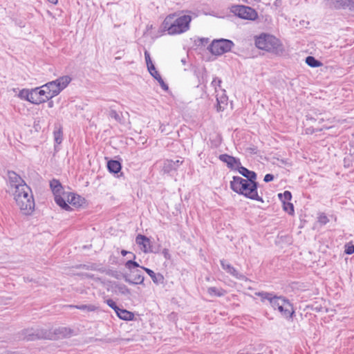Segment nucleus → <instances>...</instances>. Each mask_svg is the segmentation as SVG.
Here are the masks:
<instances>
[{
  "label": "nucleus",
  "mask_w": 354,
  "mask_h": 354,
  "mask_svg": "<svg viewBox=\"0 0 354 354\" xmlns=\"http://www.w3.org/2000/svg\"><path fill=\"white\" fill-rule=\"evenodd\" d=\"M151 76L159 83L163 91H168L169 90L168 84L165 82L158 71L151 75Z\"/></svg>",
  "instance_id": "obj_31"
},
{
  "label": "nucleus",
  "mask_w": 354,
  "mask_h": 354,
  "mask_svg": "<svg viewBox=\"0 0 354 354\" xmlns=\"http://www.w3.org/2000/svg\"><path fill=\"white\" fill-rule=\"evenodd\" d=\"M222 83V80L218 77H214L213 81L212 82V85L216 88V86H221V84Z\"/></svg>",
  "instance_id": "obj_47"
},
{
  "label": "nucleus",
  "mask_w": 354,
  "mask_h": 354,
  "mask_svg": "<svg viewBox=\"0 0 354 354\" xmlns=\"http://www.w3.org/2000/svg\"><path fill=\"white\" fill-rule=\"evenodd\" d=\"M145 57L147 65H149V64L150 63H153L150 56V53L147 50H145Z\"/></svg>",
  "instance_id": "obj_48"
},
{
  "label": "nucleus",
  "mask_w": 354,
  "mask_h": 354,
  "mask_svg": "<svg viewBox=\"0 0 354 354\" xmlns=\"http://www.w3.org/2000/svg\"><path fill=\"white\" fill-rule=\"evenodd\" d=\"M226 292L227 291L222 288H218L213 286L207 288V293L212 297H223Z\"/></svg>",
  "instance_id": "obj_26"
},
{
  "label": "nucleus",
  "mask_w": 354,
  "mask_h": 354,
  "mask_svg": "<svg viewBox=\"0 0 354 354\" xmlns=\"http://www.w3.org/2000/svg\"><path fill=\"white\" fill-rule=\"evenodd\" d=\"M124 273H121L118 272V270H113L111 269H108L106 271V274L111 277H113L117 279H120L121 278L123 279V274Z\"/></svg>",
  "instance_id": "obj_39"
},
{
  "label": "nucleus",
  "mask_w": 354,
  "mask_h": 354,
  "mask_svg": "<svg viewBox=\"0 0 354 354\" xmlns=\"http://www.w3.org/2000/svg\"><path fill=\"white\" fill-rule=\"evenodd\" d=\"M277 196L281 203L290 201L292 198L291 192L288 190H286L283 193H279Z\"/></svg>",
  "instance_id": "obj_34"
},
{
  "label": "nucleus",
  "mask_w": 354,
  "mask_h": 354,
  "mask_svg": "<svg viewBox=\"0 0 354 354\" xmlns=\"http://www.w3.org/2000/svg\"><path fill=\"white\" fill-rule=\"evenodd\" d=\"M257 296L260 297L261 301H268L274 310H277L281 316L288 321H292L295 317V310L291 301L283 295L278 296L274 292H258Z\"/></svg>",
  "instance_id": "obj_2"
},
{
  "label": "nucleus",
  "mask_w": 354,
  "mask_h": 354,
  "mask_svg": "<svg viewBox=\"0 0 354 354\" xmlns=\"http://www.w3.org/2000/svg\"><path fill=\"white\" fill-rule=\"evenodd\" d=\"M30 91L32 93L31 97L38 98V100H45V97H39V93H37V92L32 91V88L30 89Z\"/></svg>",
  "instance_id": "obj_51"
},
{
  "label": "nucleus",
  "mask_w": 354,
  "mask_h": 354,
  "mask_svg": "<svg viewBox=\"0 0 354 354\" xmlns=\"http://www.w3.org/2000/svg\"><path fill=\"white\" fill-rule=\"evenodd\" d=\"M136 243L144 253H149L151 250V241L147 236L138 234L136 237Z\"/></svg>",
  "instance_id": "obj_18"
},
{
  "label": "nucleus",
  "mask_w": 354,
  "mask_h": 354,
  "mask_svg": "<svg viewBox=\"0 0 354 354\" xmlns=\"http://www.w3.org/2000/svg\"><path fill=\"white\" fill-rule=\"evenodd\" d=\"M218 159L226 164L228 169L232 171H238L241 165V160L239 158L231 156L227 153L219 155Z\"/></svg>",
  "instance_id": "obj_12"
},
{
  "label": "nucleus",
  "mask_w": 354,
  "mask_h": 354,
  "mask_svg": "<svg viewBox=\"0 0 354 354\" xmlns=\"http://www.w3.org/2000/svg\"><path fill=\"white\" fill-rule=\"evenodd\" d=\"M274 176L272 174H267L265 175V176L263 178V181L265 183H270V182H272V180H274Z\"/></svg>",
  "instance_id": "obj_46"
},
{
  "label": "nucleus",
  "mask_w": 354,
  "mask_h": 354,
  "mask_svg": "<svg viewBox=\"0 0 354 354\" xmlns=\"http://www.w3.org/2000/svg\"><path fill=\"white\" fill-rule=\"evenodd\" d=\"M31 91L30 89L28 88H23L21 89L19 94L18 97L24 100L30 102L32 104H40L44 103V100H38V98L31 97Z\"/></svg>",
  "instance_id": "obj_20"
},
{
  "label": "nucleus",
  "mask_w": 354,
  "mask_h": 354,
  "mask_svg": "<svg viewBox=\"0 0 354 354\" xmlns=\"http://www.w3.org/2000/svg\"><path fill=\"white\" fill-rule=\"evenodd\" d=\"M96 270V271H98V272H102V273H106V271H107L108 270H106V269L105 268H104V267L99 268V267L97 266V270Z\"/></svg>",
  "instance_id": "obj_55"
},
{
  "label": "nucleus",
  "mask_w": 354,
  "mask_h": 354,
  "mask_svg": "<svg viewBox=\"0 0 354 354\" xmlns=\"http://www.w3.org/2000/svg\"><path fill=\"white\" fill-rule=\"evenodd\" d=\"M65 199L69 205H71L76 208H84L88 206L85 198L74 192H68Z\"/></svg>",
  "instance_id": "obj_11"
},
{
  "label": "nucleus",
  "mask_w": 354,
  "mask_h": 354,
  "mask_svg": "<svg viewBox=\"0 0 354 354\" xmlns=\"http://www.w3.org/2000/svg\"><path fill=\"white\" fill-rule=\"evenodd\" d=\"M344 167H349V163H348V161H347L346 158H344Z\"/></svg>",
  "instance_id": "obj_60"
},
{
  "label": "nucleus",
  "mask_w": 354,
  "mask_h": 354,
  "mask_svg": "<svg viewBox=\"0 0 354 354\" xmlns=\"http://www.w3.org/2000/svg\"><path fill=\"white\" fill-rule=\"evenodd\" d=\"M54 141L57 145H60L63 140V131L61 125L53 131Z\"/></svg>",
  "instance_id": "obj_30"
},
{
  "label": "nucleus",
  "mask_w": 354,
  "mask_h": 354,
  "mask_svg": "<svg viewBox=\"0 0 354 354\" xmlns=\"http://www.w3.org/2000/svg\"><path fill=\"white\" fill-rule=\"evenodd\" d=\"M131 274L132 279L130 277L131 274L128 273L123 274V279L125 282L131 285L143 284L145 277L140 270L131 271Z\"/></svg>",
  "instance_id": "obj_16"
},
{
  "label": "nucleus",
  "mask_w": 354,
  "mask_h": 354,
  "mask_svg": "<svg viewBox=\"0 0 354 354\" xmlns=\"http://www.w3.org/2000/svg\"><path fill=\"white\" fill-rule=\"evenodd\" d=\"M344 253L346 254H354V244L352 242L346 243L344 245Z\"/></svg>",
  "instance_id": "obj_40"
},
{
  "label": "nucleus",
  "mask_w": 354,
  "mask_h": 354,
  "mask_svg": "<svg viewBox=\"0 0 354 354\" xmlns=\"http://www.w3.org/2000/svg\"><path fill=\"white\" fill-rule=\"evenodd\" d=\"M118 160L110 159L107 160L106 167L109 173L119 178L123 175L122 170V159L119 157Z\"/></svg>",
  "instance_id": "obj_15"
},
{
  "label": "nucleus",
  "mask_w": 354,
  "mask_h": 354,
  "mask_svg": "<svg viewBox=\"0 0 354 354\" xmlns=\"http://www.w3.org/2000/svg\"><path fill=\"white\" fill-rule=\"evenodd\" d=\"M344 167H349V163H348V161H347L346 158H344Z\"/></svg>",
  "instance_id": "obj_61"
},
{
  "label": "nucleus",
  "mask_w": 354,
  "mask_h": 354,
  "mask_svg": "<svg viewBox=\"0 0 354 354\" xmlns=\"http://www.w3.org/2000/svg\"><path fill=\"white\" fill-rule=\"evenodd\" d=\"M109 116L111 118H114L118 122L121 121L120 116L119 115V114L118 113V112L115 110H113V109L111 110L109 112Z\"/></svg>",
  "instance_id": "obj_43"
},
{
  "label": "nucleus",
  "mask_w": 354,
  "mask_h": 354,
  "mask_svg": "<svg viewBox=\"0 0 354 354\" xmlns=\"http://www.w3.org/2000/svg\"><path fill=\"white\" fill-rule=\"evenodd\" d=\"M113 284L116 288H118L120 293L123 295H128L131 294L130 289L124 284L118 283L115 281L113 282Z\"/></svg>",
  "instance_id": "obj_33"
},
{
  "label": "nucleus",
  "mask_w": 354,
  "mask_h": 354,
  "mask_svg": "<svg viewBox=\"0 0 354 354\" xmlns=\"http://www.w3.org/2000/svg\"><path fill=\"white\" fill-rule=\"evenodd\" d=\"M77 269H84L87 270H95L97 269V264L89 263L88 264H79L75 266Z\"/></svg>",
  "instance_id": "obj_35"
},
{
  "label": "nucleus",
  "mask_w": 354,
  "mask_h": 354,
  "mask_svg": "<svg viewBox=\"0 0 354 354\" xmlns=\"http://www.w3.org/2000/svg\"><path fill=\"white\" fill-rule=\"evenodd\" d=\"M86 278L88 279H93L94 278V274H90V273H86L84 274Z\"/></svg>",
  "instance_id": "obj_58"
},
{
  "label": "nucleus",
  "mask_w": 354,
  "mask_h": 354,
  "mask_svg": "<svg viewBox=\"0 0 354 354\" xmlns=\"http://www.w3.org/2000/svg\"><path fill=\"white\" fill-rule=\"evenodd\" d=\"M231 12L239 18L254 21L258 19V13L255 9L245 5H234L231 8Z\"/></svg>",
  "instance_id": "obj_10"
},
{
  "label": "nucleus",
  "mask_w": 354,
  "mask_h": 354,
  "mask_svg": "<svg viewBox=\"0 0 354 354\" xmlns=\"http://www.w3.org/2000/svg\"><path fill=\"white\" fill-rule=\"evenodd\" d=\"M8 178L9 180V183L12 187H14L15 188V190H17V187H23L24 186L26 185V182L24 179L21 178V176L17 174L14 171H10L8 170L7 172Z\"/></svg>",
  "instance_id": "obj_19"
},
{
  "label": "nucleus",
  "mask_w": 354,
  "mask_h": 354,
  "mask_svg": "<svg viewBox=\"0 0 354 354\" xmlns=\"http://www.w3.org/2000/svg\"><path fill=\"white\" fill-rule=\"evenodd\" d=\"M115 314L120 319L124 321H133L135 319L134 313L123 308H120Z\"/></svg>",
  "instance_id": "obj_22"
},
{
  "label": "nucleus",
  "mask_w": 354,
  "mask_h": 354,
  "mask_svg": "<svg viewBox=\"0 0 354 354\" xmlns=\"http://www.w3.org/2000/svg\"><path fill=\"white\" fill-rule=\"evenodd\" d=\"M326 5L330 8L348 9L354 12V0H325Z\"/></svg>",
  "instance_id": "obj_13"
},
{
  "label": "nucleus",
  "mask_w": 354,
  "mask_h": 354,
  "mask_svg": "<svg viewBox=\"0 0 354 354\" xmlns=\"http://www.w3.org/2000/svg\"><path fill=\"white\" fill-rule=\"evenodd\" d=\"M105 303L111 308H112L115 313H116V312L118 310V309L120 308L119 307L116 302L115 301H113L112 299H108L105 301Z\"/></svg>",
  "instance_id": "obj_41"
},
{
  "label": "nucleus",
  "mask_w": 354,
  "mask_h": 354,
  "mask_svg": "<svg viewBox=\"0 0 354 354\" xmlns=\"http://www.w3.org/2000/svg\"><path fill=\"white\" fill-rule=\"evenodd\" d=\"M181 63L183 64V65H185L187 64V60H186V58H183L181 59Z\"/></svg>",
  "instance_id": "obj_63"
},
{
  "label": "nucleus",
  "mask_w": 354,
  "mask_h": 354,
  "mask_svg": "<svg viewBox=\"0 0 354 354\" xmlns=\"http://www.w3.org/2000/svg\"><path fill=\"white\" fill-rule=\"evenodd\" d=\"M71 308H77L81 310H86L87 312H93L97 310V307L92 304H81V305H71Z\"/></svg>",
  "instance_id": "obj_29"
},
{
  "label": "nucleus",
  "mask_w": 354,
  "mask_h": 354,
  "mask_svg": "<svg viewBox=\"0 0 354 354\" xmlns=\"http://www.w3.org/2000/svg\"><path fill=\"white\" fill-rule=\"evenodd\" d=\"M174 165V160L167 159L163 162L161 171L164 174L172 175L174 172L176 171Z\"/></svg>",
  "instance_id": "obj_24"
},
{
  "label": "nucleus",
  "mask_w": 354,
  "mask_h": 354,
  "mask_svg": "<svg viewBox=\"0 0 354 354\" xmlns=\"http://www.w3.org/2000/svg\"><path fill=\"white\" fill-rule=\"evenodd\" d=\"M47 102H48V108H53V107L54 106V102H53V100H51V99H50V100H48V101H47Z\"/></svg>",
  "instance_id": "obj_57"
},
{
  "label": "nucleus",
  "mask_w": 354,
  "mask_h": 354,
  "mask_svg": "<svg viewBox=\"0 0 354 354\" xmlns=\"http://www.w3.org/2000/svg\"><path fill=\"white\" fill-rule=\"evenodd\" d=\"M192 17L188 15L178 16L176 13L167 15L160 26L158 32L162 34L167 32L169 35L182 34L189 29Z\"/></svg>",
  "instance_id": "obj_3"
},
{
  "label": "nucleus",
  "mask_w": 354,
  "mask_h": 354,
  "mask_svg": "<svg viewBox=\"0 0 354 354\" xmlns=\"http://www.w3.org/2000/svg\"><path fill=\"white\" fill-rule=\"evenodd\" d=\"M32 91L37 92L39 97H46V95H49V91L46 90V88H44L43 85L41 86L32 88Z\"/></svg>",
  "instance_id": "obj_37"
},
{
  "label": "nucleus",
  "mask_w": 354,
  "mask_h": 354,
  "mask_svg": "<svg viewBox=\"0 0 354 354\" xmlns=\"http://www.w3.org/2000/svg\"><path fill=\"white\" fill-rule=\"evenodd\" d=\"M174 162L175 163V165H175V169L177 171V169L179 167V166L183 163V161L177 160L176 161H174Z\"/></svg>",
  "instance_id": "obj_53"
},
{
  "label": "nucleus",
  "mask_w": 354,
  "mask_h": 354,
  "mask_svg": "<svg viewBox=\"0 0 354 354\" xmlns=\"http://www.w3.org/2000/svg\"><path fill=\"white\" fill-rule=\"evenodd\" d=\"M235 46L233 41L228 39L219 38L213 39L207 47V50L215 56H221L230 52Z\"/></svg>",
  "instance_id": "obj_9"
},
{
  "label": "nucleus",
  "mask_w": 354,
  "mask_h": 354,
  "mask_svg": "<svg viewBox=\"0 0 354 354\" xmlns=\"http://www.w3.org/2000/svg\"><path fill=\"white\" fill-rule=\"evenodd\" d=\"M281 5H282L281 0H275L273 3V6H275L276 8L280 7V6H281Z\"/></svg>",
  "instance_id": "obj_52"
},
{
  "label": "nucleus",
  "mask_w": 354,
  "mask_h": 354,
  "mask_svg": "<svg viewBox=\"0 0 354 354\" xmlns=\"http://www.w3.org/2000/svg\"><path fill=\"white\" fill-rule=\"evenodd\" d=\"M130 254L131 257H132V254H133V252H129L127 250H122L121 251V254L123 256V257H125L127 254Z\"/></svg>",
  "instance_id": "obj_54"
},
{
  "label": "nucleus",
  "mask_w": 354,
  "mask_h": 354,
  "mask_svg": "<svg viewBox=\"0 0 354 354\" xmlns=\"http://www.w3.org/2000/svg\"><path fill=\"white\" fill-rule=\"evenodd\" d=\"M282 208L283 210L288 213L289 215H294L295 214V207L294 205L290 203V201L283 202L282 203Z\"/></svg>",
  "instance_id": "obj_32"
},
{
  "label": "nucleus",
  "mask_w": 354,
  "mask_h": 354,
  "mask_svg": "<svg viewBox=\"0 0 354 354\" xmlns=\"http://www.w3.org/2000/svg\"><path fill=\"white\" fill-rule=\"evenodd\" d=\"M14 196L17 205L24 214L30 215L35 209V200L30 187L27 185L23 187H17Z\"/></svg>",
  "instance_id": "obj_4"
},
{
  "label": "nucleus",
  "mask_w": 354,
  "mask_h": 354,
  "mask_svg": "<svg viewBox=\"0 0 354 354\" xmlns=\"http://www.w3.org/2000/svg\"><path fill=\"white\" fill-rule=\"evenodd\" d=\"M72 78L69 75H64L55 80L48 82L43 85L44 88L49 91V95H46L44 103L59 95L71 82Z\"/></svg>",
  "instance_id": "obj_7"
},
{
  "label": "nucleus",
  "mask_w": 354,
  "mask_h": 354,
  "mask_svg": "<svg viewBox=\"0 0 354 354\" xmlns=\"http://www.w3.org/2000/svg\"><path fill=\"white\" fill-rule=\"evenodd\" d=\"M311 112V113H309L306 115V120L317 121L319 124H322L325 121V118L322 116V113L318 109H313Z\"/></svg>",
  "instance_id": "obj_23"
},
{
  "label": "nucleus",
  "mask_w": 354,
  "mask_h": 354,
  "mask_svg": "<svg viewBox=\"0 0 354 354\" xmlns=\"http://www.w3.org/2000/svg\"><path fill=\"white\" fill-rule=\"evenodd\" d=\"M306 309H310L317 313L321 312L323 309V307L321 305H318L317 304L308 305L306 307Z\"/></svg>",
  "instance_id": "obj_42"
},
{
  "label": "nucleus",
  "mask_w": 354,
  "mask_h": 354,
  "mask_svg": "<svg viewBox=\"0 0 354 354\" xmlns=\"http://www.w3.org/2000/svg\"><path fill=\"white\" fill-rule=\"evenodd\" d=\"M52 335L50 330L43 328H24L16 334V338L18 340H25L27 342H33L39 339H48Z\"/></svg>",
  "instance_id": "obj_6"
},
{
  "label": "nucleus",
  "mask_w": 354,
  "mask_h": 354,
  "mask_svg": "<svg viewBox=\"0 0 354 354\" xmlns=\"http://www.w3.org/2000/svg\"><path fill=\"white\" fill-rule=\"evenodd\" d=\"M54 150H55V152H57V151H59V145H57L56 143H55Z\"/></svg>",
  "instance_id": "obj_59"
},
{
  "label": "nucleus",
  "mask_w": 354,
  "mask_h": 354,
  "mask_svg": "<svg viewBox=\"0 0 354 354\" xmlns=\"http://www.w3.org/2000/svg\"><path fill=\"white\" fill-rule=\"evenodd\" d=\"M50 333L52 337L48 338L50 340H55L59 338H69L71 336L76 335L73 329L66 326H59L55 328L53 331L50 330Z\"/></svg>",
  "instance_id": "obj_14"
},
{
  "label": "nucleus",
  "mask_w": 354,
  "mask_h": 354,
  "mask_svg": "<svg viewBox=\"0 0 354 354\" xmlns=\"http://www.w3.org/2000/svg\"><path fill=\"white\" fill-rule=\"evenodd\" d=\"M329 128H330V127L326 126L325 124H324L323 127L322 128H319V129H315L313 127H307L305 129V133H306V134L312 135V134H313L315 132L322 131L323 129H328Z\"/></svg>",
  "instance_id": "obj_38"
},
{
  "label": "nucleus",
  "mask_w": 354,
  "mask_h": 354,
  "mask_svg": "<svg viewBox=\"0 0 354 354\" xmlns=\"http://www.w3.org/2000/svg\"><path fill=\"white\" fill-rule=\"evenodd\" d=\"M317 215V222L320 225H325L329 222V219L324 212H319Z\"/></svg>",
  "instance_id": "obj_36"
},
{
  "label": "nucleus",
  "mask_w": 354,
  "mask_h": 354,
  "mask_svg": "<svg viewBox=\"0 0 354 354\" xmlns=\"http://www.w3.org/2000/svg\"><path fill=\"white\" fill-rule=\"evenodd\" d=\"M167 318L170 322L176 323L178 320V314L175 312H172L168 315Z\"/></svg>",
  "instance_id": "obj_44"
},
{
  "label": "nucleus",
  "mask_w": 354,
  "mask_h": 354,
  "mask_svg": "<svg viewBox=\"0 0 354 354\" xmlns=\"http://www.w3.org/2000/svg\"><path fill=\"white\" fill-rule=\"evenodd\" d=\"M147 70L151 75L158 71L156 68L155 65L153 63L149 64V65H147Z\"/></svg>",
  "instance_id": "obj_45"
},
{
  "label": "nucleus",
  "mask_w": 354,
  "mask_h": 354,
  "mask_svg": "<svg viewBox=\"0 0 354 354\" xmlns=\"http://www.w3.org/2000/svg\"><path fill=\"white\" fill-rule=\"evenodd\" d=\"M160 248H161V245L160 244H158L157 246H153L151 245V250L149 253H154V254H158L160 252Z\"/></svg>",
  "instance_id": "obj_49"
},
{
  "label": "nucleus",
  "mask_w": 354,
  "mask_h": 354,
  "mask_svg": "<svg viewBox=\"0 0 354 354\" xmlns=\"http://www.w3.org/2000/svg\"><path fill=\"white\" fill-rule=\"evenodd\" d=\"M255 46L261 50L279 55L283 54L284 48L280 40L276 37L268 34L261 33L254 37Z\"/></svg>",
  "instance_id": "obj_5"
},
{
  "label": "nucleus",
  "mask_w": 354,
  "mask_h": 354,
  "mask_svg": "<svg viewBox=\"0 0 354 354\" xmlns=\"http://www.w3.org/2000/svg\"><path fill=\"white\" fill-rule=\"evenodd\" d=\"M245 3L250 4L253 0H243Z\"/></svg>",
  "instance_id": "obj_64"
},
{
  "label": "nucleus",
  "mask_w": 354,
  "mask_h": 354,
  "mask_svg": "<svg viewBox=\"0 0 354 354\" xmlns=\"http://www.w3.org/2000/svg\"><path fill=\"white\" fill-rule=\"evenodd\" d=\"M50 187L54 195L56 204L62 209L70 212L73 208L66 203L65 197L68 192L64 190V187L59 180L53 178L50 181Z\"/></svg>",
  "instance_id": "obj_8"
},
{
  "label": "nucleus",
  "mask_w": 354,
  "mask_h": 354,
  "mask_svg": "<svg viewBox=\"0 0 354 354\" xmlns=\"http://www.w3.org/2000/svg\"><path fill=\"white\" fill-rule=\"evenodd\" d=\"M162 254H163V256H164V257H165V259L166 260H170V259H171V254H169V250H168V249L165 248V249L162 250Z\"/></svg>",
  "instance_id": "obj_50"
},
{
  "label": "nucleus",
  "mask_w": 354,
  "mask_h": 354,
  "mask_svg": "<svg viewBox=\"0 0 354 354\" xmlns=\"http://www.w3.org/2000/svg\"><path fill=\"white\" fill-rule=\"evenodd\" d=\"M278 160L281 163V164H283V165H291V164H290L288 162V159H278Z\"/></svg>",
  "instance_id": "obj_56"
},
{
  "label": "nucleus",
  "mask_w": 354,
  "mask_h": 354,
  "mask_svg": "<svg viewBox=\"0 0 354 354\" xmlns=\"http://www.w3.org/2000/svg\"><path fill=\"white\" fill-rule=\"evenodd\" d=\"M243 177L234 176L230 182V189L239 195L246 198L264 203L262 196L259 195L258 189L260 187L257 181V174L242 165L237 171Z\"/></svg>",
  "instance_id": "obj_1"
},
{
  "label": "nucleus",
  "mask_w": 354,
  "mask_h": 354,
  "mask_svg": "<svg viewBox=\"0 0 354 354\" xmlns=\"http://www.w3.org/2000/svg\"><path fill=\"white\" fill-rule=\"evenodd\" d=\"M209 41V39L207 37H198L194 41L192 48L195 50H201L205 47Z\"/></svg>",
  "instance_id": "obj_25"
},
{
  "label": "nucleus",
  "mask_w": 354,
  "mask_h": 354,
  "mask_svg": "<svg viewBox=\"0 0 354 354\" xmlns=\"http://www.w3.org/2000/svg\"><path fill=\"white\" fill-rule=\"evenodd\" d=\"M221 266L222 268L225 270L227 273L234 277L236 279L242 280V281H248V279L244 274L239 273L230 263L227 262L225 259H221L220 261Z\"/></svg>",
  "instance_id": "obj_17"
},
{
  "label": "nucleus",
  "mask_w": 354,
  "mask_h": 354,
  "mask_svg": "<svg viewBox=\"0 0 354 354\" xmlns=\"http://www.w3.org/2000/svg\"><path fill=\"white\" fill-rule=\"evenodd\" d=\"M141 268L145 270V272L151 277L153 282L156 284H163L165 282V277L164 276L160 273H156L153 270H152L150 268H146V267H141Z\"/></svg>",
  "instance_id": "obj_21"
},
{
  "label": "nucleus",
  "mask_w": 354,
  "mask_h": 354,
  "mask_svg": "<svg viewBox=\"0 0 354 354\" xmlns=\"http://www.w3.org/2000/svg\"><path fill=\"white\" fill-rule=\"evenodd\" d=\"M136 258V256L135 254H132V257H131V259L128 260L126 261V263H124V266L125 267L129 269V270H131V272L132 271V270L135 269V268H141V266L139 265V263L138 262H136L135 261Z\"/></svg>",
  "instance_id": "obj_28"
},
{
  "label": "nucleus",
  "mask_w": 354,
  "mask_h": 354,
  "mask_svg": "<svg viewBox=\"0 0 354 354\" xmlns=\"http://www.w3.org/2000/svg\"><path fill=\"white\" fill-rule=\"evenodd\" d=\"M306 64L311 68H318L323 66V63L313 56H307L305 59Z\"/></svg>",
  "instance_id": "obj_27"
},
{
  "label": "nucleus",
  "mask_w": 354,
  "mask_h": 354,
  "mask_svg": "<svg viewBox=\"0 0 354 354\" xmlns=\"http://www.w3.org/2000/svg\"><path fill=\"white\" fill-rule=\"evenodd\" d=\"M50 3L53 4H57L58 2V0H48Z\"/></svg>",
  "instance_id": "obj_62"
}]
</instances>
